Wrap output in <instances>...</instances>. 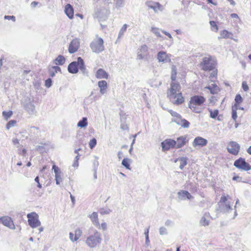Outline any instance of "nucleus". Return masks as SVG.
Returning <instances> with one entry per match:
<instances>
[{
    "label": "nucleus",
    "instance_id": "dca6fc26",
    "mask_svg": "<svg viewBox=\"0 0 251 251\" xmlns=\"http://www.w3.org/2000/svg\"><path fill=\"white\" fill-rule=\"evenodd\" d=\"M229 199H230V198L228 195L226 196L224 195L221 197L219 201L221 206L226 210L231 208V202L229 201Z\"/></svg>",
    "mask_w": 251,
    "mask_h": 251
},
{
    "label": "nucleus",
    "instance_id": "9b49d317",
    "mask_svg": "<svg viewBox=\"0 0 251 251\" xmlns=\"http://www.w3.org/2000/svg\"><path fill=\"white\" fill-rule=\"evenodd\" d=\"M228 152L234 155H237L240 151V146L235 141H230L227 146Z\"/></svg>",
    "mask_w": 251,
    "mask_h": 251
},
{
    "label": "nucleus",
    "instance_id": "9d476101",
    "mask_svg": "<svg viewBox=\"0 0 251 251\" xmlns=\"http://www.w3.org/2000/svg\"><path fill=\"white\" fill-rule=\"evenodd\" d=\"M27 217L28 218L27 222L28 225L32 228H36L40 226L41 222L39 220V216L35 212L28 213L27 215Z\"/></svg>",
    "mask_w": 251,
    "mask_h": 251
},
{
    "label": "nucleus",
    "instance_id": "6e6552de",
    "mask_svg": "<svg viewBox=\"0 0 251 251\" xmlns=\"http://www.w3.org/2000/svg\"><path fill=\"white\" fill-rule=\"evenodd\" d=\"M93 224L98 229H101L105 230L107 229V224L105 222H102L100 225L98 218V214L97 212H94L89 216Z\"/></svg>",
    "mask_w": 251,
    "mask_h": 251
},
{
    "label": "nucleus",
    "instance_id": "7ed1b4c3",
    "mask_svg": "<svg viewBox=\"0 0 251 251\" xmlns=\"http://www.w3.org/2000/svg\"><path fill=\"white\" fill-rule=\"evenodd\" d=\"M206 101L202 96L195 95L190 98L188 102L189 108L194 112L200 113L203 110V105Z\"/></svg>",
    "mask_w": 251,
    "mask_h": 251
},
{
    "label": "nucleus",
    "instance_id": "f257e3e1",
    "mask_svg": "<svg viewBox=\"0 0 251 251\" xmlns=\"http://www.w3.org/2000/svg\"><path fill=\"white\" fill-rule=\"evenodd\" d=\"M180 85L178 83L172 82L167 93L168 97L175 105L182 104L185 99L180 92Z\"/></svg>",
    "mask_w": 251,
    "mask_h": 251
},
{
    "label": "nucleus",
    "instance_id": "69168bd1",
    "mask_svg": "<svg viewBox=\"0 0 251 251\" xmlns=\"http://www.w3.org/2000/svg\"><path fill=\"white\" fill-rule=\"evenodd\" d=\"M37 3H38L37 2H36L35 1H33V2H31V5L33 7H35L37 5Z\"/></svg>",
    "mask_w": 251,
    "mask_h": 251
},
{
    "label": "nucleus",
    "instance_id": "37998d69",
    "mask_svg": "<svg viewBox=\"0 0 251 251\" xmlns=\"http://www.w3.org/2000/svg\"><path fill=\"white\" fill-rule=\"evenodd\" d=\"M190 123L186 120L183 119L181 121V125L184 128H187L189 127Z\"/></svg>",
    "mask_w": 251,
    "mask_h": 251
},
{
    "label": "nucleus",
    "instance_id": "423d86ee",
    "mask_svg": "<svg viewBox=\"0 0 251 251\" xmlns=\"http://www.w3.org/2000/svg\"><path fill=\"white\" fill-rule=\"evenodd\" d=\"M103 44V40L97 35L91 43L90 47L94 52L99 53L104 50V46Z\"/></svg>",
    "mask_w": 251,
    "mask_h": 251
},
{
    "label": "nucleus",
    "instance_id": "a878e982",
    "mask_svg": "<svg viewBox=\"0 0 251 251\" xmlns=\"http://www.w3.org/2000/svg\"><path fill=\"white\" fill-rule=\"evenodd\" d=\"M178 195L180 199L184 200L185 199H191L193 198L192 195L188 191L181 190L178 192Z\"/></svg>",
    "mask_w": 251,
    "mask_h": 251
},
{
    "label": "nucleus",
    "instance_id": "c03bdc74",
    "mask_svg": "<svg viewBox=\"0 0 251 251\" xmlns=\"http://www.w3.org/2000/svg\"><path fill=\"white\" fill-rule=\"evenodd\" d=\"M242 87L244 91L247 92L249 90V87L247 82L245 81L242 82Z\"/></svg>",
    "mask_w": 251,
    "mask_h": 251
},
{
    "label": "nucleus",
    "instance_id": "5fc2aeb1",
    "mask_svg": "<svg viewBox=\"0 0 251 251\" xmlns=\"http://www.w3.org/2000/svg\"><path fill=\"white\" fill-rule=\"evenodd\" d=\"M162 32L164 34H165L166 36H167L170 39H173V37H172L171 34L170 33H169V32H168L167 31H164V30H162Z\"/></svg>",
    "mask_w": 251,
    "mask_h": 251
},
{
    "label": "nucleus",
    "instance_id": "864d4df0",
    "mask_svg": "<svg viewBox=\"0 0 251 251\" xmlns=\"http://www.w3.org/2000/svg\"><path fill=\"white\" fill-rule=\"evenodd\" d=\"M118 158L120 159L124 156V152L122 151H119L118 153Z\"/></svg>",
    "mask_w": 251,
    "mask_h": 251
},
{
    "label": "nucleus",
    "instance_id": "f03ea898",
    "mask_svg": "<svg viewBox=\"0 0 251 251\" xmlns=\"http://www.w3.org/2000/svg\"><path fill=\"white\" fill-rule=\"evenodd\" d=\"M216 61L211 56L204 57L200 63L201 69L205 71H212L209 78L211 82L215 81L217 78L218 70L216 68Z\"/></svg>",
    "mask_w": 251,
    "mask_h": 251
},
{
    "label": "nucleus",
    "instance_id": "6ab92c4d",
    "mask_svg": "<svg viewBox=\"0 0 251 251\" xmlns=\"http://www.w3.org/2000/svg\"><path fill=\"white\" fill-rule=\"evenodd\" d=\"M146 5L150 8L152 9L155 12L162 10V6L158 2L148 1Z\"/></svg>",
    "mask_w": 251,
    "mask_h": 251
},
{
    "label": "nucleus",
    "instance_id": "412c9836",
    "mask_svg": "<svg viewBox=\"0 0 251 251\" xmlns=\"http://www.w3.org/2000/svg\"><path fill=\"white\" fill-rule=\"evenodd\" d=\"M82 230L77 228L75 230V233L72 232L70 233V238L73 241H75L77 240L82 235Z\"/></svg>",
    "mask_w": 251,
    "mask_h": 251
},
{
    "label": "nucleus",
    "instance_id": "052dcab7",
    "mask_svg": "<svg viewBox=\"0 0 251 251\" xmlns=\"http://www.w3.org/2000/svg\"><path fill=\"white\" fill-rule=\"evenodd\" d=\"M203 223L202 224L204 226L208 225V222L206 220V219L205 218H203Z\"/></svg>",
    "mask_w": 251,
    "mask_h": 251
},
{
    "label": "nucleus",
    "instance_id": "2eb2a0df",
    "mask_svg": "<svg viewBox=\"0 0 251 251\" xmlns=\"http://www.w3.org/2000/svg\"><path fill=\"white\" fill-rule=\"evenodd\" d=\"M0 222L4 226H7L10 229H14L15 228L13 220L8 216H3L0 217Z\"/></svg>",
    "mask_w": 251,
    "mask_h": 251
},
{
    "label": "nucleus",
    "instance_id": "72a5a7b5",
    "mask_svg": "<svg viewBox=\"0 0 251 251\" xmlns=\"http://www.w3.org/2000/svg\"><path fill=\"white\" fill-rule=\"evenodd\" d=\"M177 75V71L176 67L175 65H173L172 67V71H171V78L172 81H175Z\"/></svg>",
    "mask_w": 251,
    "mask_h": 251
},
{
    "label": "nucleus",
    "instance_id": "bf43d9fd",
    "mask_svg": "<svg viewBox=\"0 0 251 251\" xmlns=\"http://www.w3.org/2000/svg\"><path fill=\"white\" fill-rule=\"evenodd\" d=\"M30 130H31V131H33L34 132H35V131H38V128H37L35 127H31L30 128Z\"/></svg>",
    "mask_w": 251,
    "mask_h": 251
},
{
    "label": "nucleus",
    "instance_id": "4d7b16f0",
    "mask_svg": "<svg viewBox=\"0 0 251 251\" xmlns=\"http://www.w3.org/2000/svg\"><path fill=\"white\" fill-rule=\"evenodd\" d=\"M146 243L147 244V245H149L150 244L149 235H146Z\"/></svg>",
    "mask_w": 251,
    "mask_h": 251
},
{
    "label": "nucleus",
    "instance_id": "c9c22d12",
    "mask_svg": "<svg viewBox=\"0 0 251 251\" xmlns=\"http://www.w3.org/2000/svg\"><path fill=\"white\" fill-rule=\"evenodd\" d=\"M209 24L211 26V29L212 31L217 32L218 31L219 28L216 23L214 21H210Z\"/></svg>",
    "mask_w": 251,
    "mask_h": 251
},
{
    "label": "nucleus",
    "instance_id": "680f3d73",
    "mask_svg": "<svg viewBox=\"0 0 251 251\" xmlns=\"http://www.w3.org/2000/svg\"><path fill=\"white\" fill-rule=\"evenodd\" d=\"M70 197H71V199L72 203L73 204H74L75 202V197L74 196H73L72 195H71Z\"/></svg>",
    "mask_w": 251,
    "mask_h": 251
},
{
    "label": "nucleus",
    "instance_id": "a211bd4d",
    "mask_svg": "<svg viewBox=\"0 0 251 251\" xmlns=\"http://www.w3.org/2000/svg\"><path fill=\"white\" fill-rule=\"evenodd\" d=\"M207 144V140L200 136L196 137L193 142V146L194 147H203L206 146Z\"/></svg>",
    "mask_w": 251,
    "mask_h": 251
},
{
    "label": "nucleus",
    "instance_id": "2f4dec72",
    "mask_svg": "<svg viewBox=\"0 0 251 251\" xmlns=\"http://www.w3.org/2000/svg\"><path fill=\"white\" fill-rule=\"evenodd\" d=\"M177 161L180 162V166L179 167L181 169H183V168L187 165V159L186 157H180L175 160L174 162H176Z\"/></svg>",
    "mask_w": 251,
    "mask_h": 251
},
{
    "label": "nucleus",
    "instance_id": "338daca9",
    "mask_svg": "<svg viewBox=\"0 0 251 251\" xmlns=\"http://www.w3.org/2000/svg\"><path fill=\"white\" fill-rule=\"evenodd\" d=\"M35 181L37 183L39 182V179L38 176H36L34 179Z\"/></svg>",
    "mask_w": 251,
    "mask_h": 251
},
{
    "label": "nucleus",
    "instance_id": "8fccbe9b",
    "mask_svg": "<svg viewBox=\"0 0 251 251\" xmlns=\"http://www.w3.org/2000/svg\"><path fill=\"white\" fill-rule=\"evenodd\" d=\"M52 83V81L50 78H48L45 81V86L47 88H49L51 86Z\"/></svg>",
    "mask_w": 251,
    "mask_h": 251
},
{
    "label": "nucleus",
    "instance_id": "20e7f679",
    "mask_svg": "<svg viewBox=\"0 0 251 251\" xmlns=\"http://www.w3.org/2000/svg\"><path fill=\"white\" fill-rule=\"evenodd\" d=\"M102 241L101 234L97 230H95L86 238V244L90 248H95L99 245Z\"/></svg>",
    "mask_w": 251,
    "mask_h": 251
},
{
    "label": "nucleus",
    "instance_id": "de8ad7c7",
    "mask_svg": "<svg viewBox=\"0 0 251 251\" xmlns=\"http://www.w3.org/2000/svg\"><path fill=\"white\" fill-rule=\"evenodd\" d=\"M35 150L40 152H43L45 151V148L43 145H38L36 146Z\"/></svg>",
    "mask_w": 251,
    "mask_h": 251
},
{
    "label": "nucleus",
    "instance_id": "a18cd8bd",
    "mask_svg": "<svg viewBox=\"0 0 251 251\" xmlns=\"http://www.w3.org/2000/svg\"><path fill=\"white\" fill-rule=\"evenodd\" d=\"M169 112L171 115L174 117H176L177 118H180L181 117L180 115L176 111L170 110Z\"/></svg>",
    "mask_w": 251,
    "mask_h": 251
},
{
    "label": "nucleus",
    "instance_id": "ddd939ff",
    "mask_svg": "<svg viewBox=\"0 0 251 251\" xmlns=\"http://www.w3.org/2000/svg\"><path fill=\"white\" fill-rule=\"evenodd\" d=\"M162 150L166 151L171 149L176 148V140L171 139H167L161 143Z\"/></svg>",
    "mask_w": 251,
    "mask_h": 251
},
{
    "label": "nucleus",
    "instance_id": "79ce46f5",
    "mask_svg": "<svg viewBox=\"0 0 251 251\" xmlns=\"http://www.w3.org/2000/svg\"><path fill=\"white\" fill-rule=\"evenodd\" d=\"M96 144L97 140L95 138L91 139L89 143V147L91 149H93L96 146Z\"/></svg>",
    "mask_w": 251,
    "mask_h": 251
},
{
    "label": "nucleus",
    "instance_id": "393cba45",
    "mask_svg": "<svg viewBox=\"0 0 251 251\" xmlns=\"http://www.w3.org/2000/svg\"><path fill=\"white\" fill-rule=\"evenodd\" d=\"M205 89L209 90L210 93L213 95L217 94L220 91V88L216 84H212L211 86H206L205 87Z\"/></svg>",
    "mask_w": 251,
    "mask_h": 251
},
{
    "label": "nucleus",
    "instance_id": "a19ab883",
    "mask_svg": "<svg viewBox=\"0 0 251 251\" xmlns=\"http://www.w3.org/2000/svg\"><path fill=\"white\" fill-rule=\"evenodd\" d=\"M12 114L13 113L11 111H3L2 112V115L6 120H7L8 118H9L12 116Z\"/></svg>",
    "mask_w": 251,
    "mask_h": 251
},
{
    "label": "nucleus",
    "instance_id": "5701e85b",
    "mask_svg": "<svg viewBox=\"0 0 251 251\" xmlns=\"http://www.w3.org/2000/svg\"><path fill=\"white\" fill-rule=\"evenodd\" d=\"M96 77L98 79H107L108 74L104 70L99 69L96 73Z\"/></svg>",
    "mask_w": 251,
    "mask_h": 251
},
{
    "label": "nucleus",
    "instance_id": "13d9d810",
    "mask_svg": "<svg viewBox=\"0 0 251 251\" xmlns=\"http://www.w3.org/2000/svg\"><path fill=\"white\" fill-rule=\"evenodd\" d=\"M230 16L232 18H238V15L237 14H235V13L231 14Z\"/></svg>",
    "mask_w": 251,
    "mask_h": 251
},
{
    "label": "nucleus",
    "instance_id": "e2e57ef3",
    "mask_svg": "<svg viewBox=\"0 0 251 251\" xmlns=\"http://www.w3.org/2000/svg\"><path fill=\"white\" fill-rule=\"evenodd\" d=\"M227 0L229 2L230 4H231L232 5H235V2H234V1L233 0Z\"/></svg>",
    "mask_w": 251,
    "mask_h": 251
},
{
    "label": "nucleus",
    "instance_id": "4be33fe9",
    "mask_svg": "<svg viewBox=\"0 0 251 251\" xmlns=\"http://www.w3.org/2000/svg\"><path fill=\"white\" fill-rule=\"evenodd\" d=\"M208 111L210 114V117L212 119H216L217 118L218 121L221 120V118H222V115H219V110L218 109H208Z\"/></svg>",
    "mask_w": 251,
    "mask_h": 251
},
{
    "label": "nucleus",
    "instance_id": "49530a36",
    "mask_svg": "<svg viewBox=\"0 0 251 251\" xmlns=\"http://www.w3.org/2000/svg\"><path fill=\"white\" fill-rule=\"evenodd\" d=\"M127 27V25L126 24H125L123 25V26L122 27V28L120 29V31L119 32V36L122 35L124 32L126 30Z\"/></svg>",
    "mask_w": 251,
    "mask_h": 251
},
{
    "label": "nucleus",
    "instance_id": "b1692460",
    "mask_svg": "<svg viewBox=\"0 0 251 251\" xmlns=\"http://www.w3.org/2000/svg\"><path fill=\"white\" fill-rule=\"evenodd\" d=\"M65 12L70 19H72L74 17V9L71 4H68L65 6Z\"/></svg>",
    "mask_w": 251,
    "mask_h": 251
},
{
    "label": "nucleus",
    "instance_id": "39448f33",
    "mask_svg": "<svg viewBox=\"0 0 251 251\" xmlns=\"http://www.w3.org/2000/svg\"><path fill=\"white\" fill-rule=\"evenodd\" d=\"M68 70L72 74L77 73L78 70L84 72L85 67L83 60L80 57H78L77 61H74L69 65Z\"/></svg>",
    "mask_w": 251,
    "mask_h": 251
},
{
    "label": "nucleus",
    "instance_id": "774afa93",
    "mask_svg": "<svg viewBox=\"0 0 251 251\" xmlns=\"http://www.w3.org/2000/svg\"><path fill=\"white\" fill-rule=\"evenodd\" d=\"M124 0H117V3L122 4Z\"/></svg>",
    "mask_w": 251,
    "mask_h": 251
},
{
    "label": "nucleus",
    "instance_id": "c756f323",
    "mask_svg": "<svg viewBox=\"0 0 251 251\" xmlns=\"http://www.w3.org/2000/svg\"><path fill=\"white\" fill-rule=\"evenodd\" d=\"M243 98L240 94H237L235 98V103L232 107H235L236 108L243 109V108H239L240 104L243 102Z\"/></svg>",
    "mask_w": 251,
    "mask_h": 251
},
{
    "label": "nucleus",
    "instance_id": "473e14b6",
    "mask_svg": "<svg viewBox=\"0 0 251 251\" xmlns=\"http://www.w3.org/2000/svg\"><path fill=\"white\" fill-rule=\"evenodd\" d=\"M221 37L222 38H230L232 35V33L228 32L226 30H223L220 32Z\"/></svg>",
    "mask_w": 251,
    "mask_h": 251
},
{
    "label": "nucleus",
    "instance_id": "f704fd0d",
    "mask_svg": "<svg viewBox=\"0 0 251 251\" xmlns=\"http://www.w3.org/2000/svg\"><path fill=\"white\" fill-rule=\"evenodd\" d=\"M88 125L87 119L85 117L82 118L81 120L77 123V126L81 128L85 127Z\"/></svg>",
    "mask_w": 251,
    "mask_h": 251
},
{
    "label": "nucleus",
    "instance_id": "58836bf2",
    "mask_svg": "<svg viewBox=\"0 0 251 251\" xmlns=\"http://www.w3.org/2000/svg\"><path fill=\"white\" fill-rule=\"evenodd\" d=\"M16 121L15 120H10L8 122L6 125V128L7 129H9L11 127H13L15 126Z\"/></svg>",
    "mask_w": 251,
    "mask_h": 251
},
{
    "label": "nucleus",
    "instance_id": "7c9ffc66",
    "mask_svg": "<svg viewBox=\"0 0 251 251\" xmlns=\"http://www.w3.org/2000/svg\"><path fill=\"white\" fill-rule=\"evenodd\" d=\"M132 161L130 159L127 158H125L123 159L122 162V164L123 166H124L126 169L131 170V167H130V163Z\"/></svg>",
    "mask_w": 251,
    "mask_h": 251
},
{
    "label": "nucleus",
    "instance_id": "ea45409f",
    "mask_svg": "<svg viewBox=\"0 0 251 251\" xmlns=\"http://www.w3.org/2000/svg\"><path fill=\"white\" fill-rule=\"evenodd\" d=\"M151 31L152 32L155 34L158 37H162L160 33V30L157 27H152Z\"/></svg>",
    "mask_w": 251,
    "mask_h": 251
},
{
    "label": "nucleus",
    "instance_id": "0e129e2a",
    "mask_svg": "<svg viewBox=\"0 0 251 251\" xmlns=\"http://www.w3.org/2000/svg\"><path fill=\"white\" fill-rule=\"evenodd\" d=\"M247 151L250 155H251V146L247 149Z\"/></svg>",
    "mask_w": 251,
    "mask_h": 251
},
{
    "label": "nucleus",
    "instance_id": "f8f14e48",
    "mask_svg": "<svg viewBox=\"0 0 251 251\" xmlns=\"http://www.w3.org/2000/svg\"><path fill=\"white\" fill-rule=\"evenodd\" d=\"M149 55V49L147 45H144L140 47L137 51V59L144 60L147 58Z\"/></svg>",
    "mask_w": 251,
    "mask_h": 251
},
{
    "label": "nucleus",
    "instance_id": "c85d7f7f",
    "mask_svg": "<svg viewBox=\"0 0 251 251\" xmlns=\"http://www.w3.org/2000/svg\"><path fill=\"white\" fill-rule=\"evenodd\" d=\"M49 71L50 75L53 77L55 75V73H57L58 72H61V69L57 66H54L50 67Z\"/></svg>",
    "mask_w": 251,
    "mask_h": 251
},
{
    "label": "nucleus",
    "instance_id": "09e8293b",
    "mask_svg": "<svg viewBox=\"0 0 251 251\" xmlns=\"http://www.w3.org/2000/svg\"><path fill=\"white\" fill-rule=\"evenodd\" d=\"M99 212L101 215L107 214L109 213V210H104L103 208H100L99 210Z\"/></svg>",
    "mask_w": 251,
    "mask_h": 251
},
{
    "label": "nucleus",
    "instance_id": "cd10ccee",
    "mask_svg": "<svg viewBox=\"0 0 251 251\" xmlns=\"http://www.w3.org/2000/svg\"><path fill=\"white\" fill-rule=\"evenodd\" d=\"M98 86L100 89V93L103 94L105 93L107 88V83L105 80H101L98 82Z\"/></svg>",
    "mask_w": 251,
    "mask_h": 251
},
{
    "label": "nucleus",
    "instance_id": "603ef678",
    "mask_svg": "<svg viewBox=\"0 0 251 251\" xmlns=\"http://www.w3.org/2000/svg\"><path fill=\"white\" fill-rule=\"evenodd\" d=\"M19 141L20 140L17 138H13L12 139V142L13 143L14 145L17 146V147H18V145L20 144Z\"/></svg>",
    "mask_w": 251,
    "mask_h": 251
},
{
    "label": "nucleus",
    "instance_id": "aec40b11",
    "mask_svg": "<svg viewBox=\"0 0 251 251\" xmlns=\"http://www.w3.org/2000/svg\"><path fill=\"white\" fill-rule=\"evenodd\" d=\"M188 142L187 136H181L178 137L176 141V149L181 148Z\"/></svg>",
    "mask_w": 251,
    "mask_h": 251
},
{
    "label": "nucleus",
    "instance_id": "0eeeda50",
    "mask_svg": "<svg viewBox=\"0 0 251 251\" xmlns=\"http://www.w3.org/2000/svg\"><path fill=\"white\" fill-rule=\"evenodd\" d=\"M22 103L29 114H33L35 113V107L32 99L28 97H25L22 100Z\"/></svg>",
    "mask_w": 251,
    "mask_h": 251
},
{
    "label": "nucleus",
    "instance_id": "e433bc0d",
    "mask_svg": "<svg viewBox=\"0 0 251 251\" xmlns=\"http://www.w3.org/2000/svg\"><path fill=\"white\" fill-rule=\"evenodd\" d=\"M63 62V56L59 55L54 60V63L55 65H62Z\"/></svg>",
    "mask_w": 251,
    "mask_h": 251
},
{
    "label": "nucleus",
    "instance_id": "f3484780",
    "mask_svg": "<svg viewBox=\"0 0 251 251\" xmlns=\"http://www.w3.org/2000/svg\"><path fill=\"white\" fill-rule=\"evenodd\" d=\"M171 55L167 54L166 52L160 51L157 54V59L160 62H170Z\"/></svg>",
    "mask_w": 251,
    "mask_h": 251
},
{
    "label": "nucleus",
    "instance_id": "3c124183",
    "mask_svg": "<svg viewBox=\"0 0 251 251\" xmlns=\"http://www.w3.org/2000/svg\"><path fill=\"white\" fill-rule=\"evenodd\" d=\"M4 19H6V20H11L13 22H15V21H16V18L14 16H6V15L4 16Z\"/></svg>",
    "mask_w": 251,
    "mask_h": 251
},
{
    "label": "nucleus",
    "instance_id": "4c0bfd02",
    "mask_svg": "<svg viewBox=\"0 0 251 251\" xmlns=\"http://www.w3.org/2000/svg\"><path fill=\"white\" fill-rule=\"evenodd\" d=\"M238 108L232 106V118L235 121L237 118V110Z\"/></svg>",
    "mask_w": 251,
    "mask_h": 251
},
{
    "label": "nucleus",
    "instance_id": "bb28decb",
    "mask_svg": "<svg viewBox=\"0 0 251 251\" xmlns=\"http://www.w3.org/2000/svg\"><path fill=\"white\" fill-rule=\"evenodd\" d=\"M52 170H54V172L55 173L56 184H59L60 182L62 181V178L59 175V169L58 167L54 165L52 166Z\"/></svg>",
    "mask_w": 251,
    "mask_h": 251
},
{
    "label": "nucleus",
    "instance_id": "4468645a",
    "mask_svg": "<svg viewBox=\"0 0 251 251\" xmlns=\"http://www.w3.org/2000/svg\"><path fill=\"white\" fill-rule=\"evenodd\" d=\"M80 40L79 39H74L70 43L68 50L70 53H73L76 52L80 47Z\"/></svg>",
    "mask_w": 251,
    "mask_h": 251
},
{
    "label": "nucleus",
    "instance_id": "1a4fd4ad",
    "mask_svg": "<svg viewBox=\"0 0 251 251\" xmlns=\"http://www.w3.org/2000/svg\"><path fill=\"white\" fill-rule=\"evenodd\" d=\"M234 166L241 171H248L251 169V166L242 157L236 160L234 162Z\"/></svg>",
    "mask_w": 251,
    "mask_h": 251
},
{
    "label": "nucleus",
    "instance_id": "6e6d98bb",
    "mask_svg": "<svg viewBox=\"0 0 251 251\" xmlns=\"http://www.w3.org/2000/svg\"><path fill=\"white\" fill-rule=\"evenodd\" d=\"M21 154L24 156V157H26V150L25 149H23L22 151V152H21Z\"/></svg>",
    "mask_w": 251,
    "mask_h": 251
}]
</instances>
